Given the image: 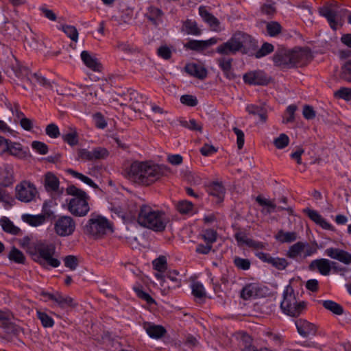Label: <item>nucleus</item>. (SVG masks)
Masks as SVG:
<instances>
[{
	"label": "nucleus",
	"instance_id": "f257e3e1",
	"mask_svg": "<svg viewBox=\"0 0 351 351\" xmlns=\"http://www.w3.org/2000/svg\"><path fill=\"white\" fill-rule=\"evenodd\" d=\"M128 211L132 215L138 213V224L155 232L163 231L169 222L163 211L147 204H138L132 200L128 205Z\"/></svg>",
	"mask_w": 351,
	"mask_h": 351
},
{
	"label": "nucleus",
	"instance_id": "f03ea898",
	"mask_svg": "<svg viewBox=\"0 0 351 351\" xmlns=\"http://www.w3.org/2000/svg\"><path fill=\"white\" fill-rule=\"evenodd\" d=\"M168 169L149 162H134L127 170L128 178L139 184L150 185L166 175Z\"/></svg>",
	"mask_w": 351,
	"mask_h": 351
},
{
	"label": "nucleus",
	"instance_id": "7ed1b4c3",
	"mask_svg": "<svg viewBox=\"0 0 351 351\" xmlns=\"http://www.w3.org/2000/svg\"><path fill=\"white\" fill-rule=\"evenodd\" d=\"M257 47V42L250 35L237 31L227 42L219 45L216 48V51L226 56L235 54L238 51L252 55Z\"/></svg>",
	"mask_w": 351,
	"mask_h": 351
},
{
	"label": "nucleus",
	"instance_id": "20e7f679",
	"mask_svg": "<svg viewBox=\"0 0 351 351\" xmlns=\"http://www.w3.org/2000/svg\"><path fill=\"white\" fill-rule=\"evenodd\" d=\"M55 253V245L46 241H37L28 246V254L32 258L43 267L60 266V261L54 256Z\"/></svg>",
	"mask_w": 351,
	"mask_h": 351
},
{
	"label": "nucleus",
	"instance_id": "39448f33",
	"mask_svg": "<svg viewBox=\"0 0 351 351\" xmlns=\"http://www.w3.org/2000/svg\"><path fill=\"white\" fill-rule=\"evenodd\" d=\"M298 295L299 293H295L290 285L285 287L280 303V308L285 314L296 317L306 310V303L301 300Z\"/></svg>",
	"mask_w": 351,
	"mask_h": 351
},
{
	"label": "nucleus",
	"instance_id": "423d86ee",
	"mask_svg": "<svg viewBox=\"0 0 351 351\" xmlns=\"http://www.w3.org/2000/svg\"><path fill=\"white\" fill-rule=\"evenodd\" d=\"M66 193L72 195L68 204V210L69 212L77 217H84L87 215L90 210L88 203L89 197L82 190L72 185L66 189Z\"/></svg>",
	"mask_w": 351,
	"mask_h": 351
},
{
	"label": "nucleus",
	"instance_id": "0eeeda50",
	"mask_svg": "<svg viewBox=\"0 0 351 351\" xmlns=\"http://www.w3.org/2000/svg\"><path fill=\"white\" fill-rule=\"evenodd\" d=\"M84 231L86 234L100 237L112 232V228L110 222L106 218L99 215L91 214L84 227Z\"/></svg>",
	"mask_w": 351,
	"mask_h": 351
},
{
	"label": "nucleus",
	"instance_id": "6e6552de",
	"mask_svg": "<svg viewBox=\"0 0 351 351\" xmlns=\"http://www.w3.org/2000/svg\"><path fill=\"white\" fill-rule=\"evenodd\" d=\"M321 16L325 17L330 27L336 30L337 25L341 24L345 14V10L336 2L326 3L319 9Z\"/></svg>",
	"mask_w": 351,
	"mask_h": 351
},
{
	"label": "nucleus",
	"instance_id": "1a4fd4ad",
	"mask_svg": "<svg viewBox=\"0 0 351 351\" xmlns=\"http://www.w3.org/2000/svg\"><path fill=\"white\" fill-rule=\"evenodd\" d=\"M35 186L29 182L24 181L16 186V197L23 202L33 201L37 194Z\"/></svg>",
	"mask_w": 351,
	"mask_h": 351
},
{
	"label": "nucleus",
	"instance_id": "9d476101",
	"mask_svg": "<svg viewBox=\"0 0 351 351\" xmlns=\"http://www.w3.org/2000/svg\"><path fill=\"white\" fill-rule=\"evenodd\" d=\"M75 229V222L69 216L59 217L55 224L54 230L56 234L60 237H66L72 234Z\"/></svg>",
	"mask_w": 351,
	"mask_h": 351
},
{
	"label": "nucleus",
	"instance_id": "9b49d317",
	"mask_svg": "<svg viewBox=\"0 0 351 351\" xmlns=\"http://www.w3.org/2000/svg\"><path fill=\"white\" fill-rule=\"evenodd\" d=\"M45 295L47 296L49 300L54 301L62 308H73L77 306V303L73 298L59 292L54 293H45Z\"/></svg>",
	"mask_w": 351,
	"mask_h": 351
},
{
	"label": "nucleus",
	"instance_id": "f8f14e48",
	"mask_svg": "<svg viewBox=\"0 0 351 351\" xmlns=\"http://www.w3.org/2000/svg\"><path fill=\"white\" fill-rule=\"evenodd\" d=\"M327 256L337 260L345 265H351V254L336 247H328L324 252Z\"/></svg>",
	"mask_w": 351,
	"mask_h": 351
},
{
	"label": "nucleus",
	"instance_id": "ddd939ff",
	"mask_svg": "<svg viewBox=\"0 0 351 351\" xmlns=\"http://www.w3.org/2000/svg\"><path fill=\"white\" fill-rule=\"evenodd\" d=\"M336 265L335 262L330 261L326 258H319L313 261L309 265L311 270L317 269L323 276H328L331 270V267Z\"/></svg>",
	"mask_w": 351,
	"mask_h": 351
},
{
	"label": "nucleus",
	"instance_id": "4468645a",
	"mask_svg": "<svg viewBox=\"0 0 351 351\" xmlns=\"http://www.w3.org/2000/svg\"><path fill=\"white\" fill-rule=\"evenodd\" d=\"M298 332L303 337L315 335L317 332V326L306 319H299L295 321Z\"/></svg>",
	"mask_w": 351,
	"mask_h": 351
},
{
	"label": "nucleus",
	"instance_id": "2eb2a0df",
	"mask_svg": "<svg viewBox=\"0 0 351 351\" xmlns=\"http://www.w3.org/2000/svg\"><path fill=\"white\" fill-rule=\"evenodd\" d=\"M199 14L203 21L209 25L213 31L219 32L221 30L219 21L210 13L204 6H200L199 8Z\"/></svg>",
	"mask_w": 351,
	"mask_h": 351
},
{
	"label": "nucleus",
	"instance_id": "dca6fc26",
	"mask_svg": "<svg viewBox=\"0 0 351 351\" xmlns=\"http://www.w3.org/2000/svg\"><path fill=\"white\" fill-rule=\"evenodd\" d=\"M83 63L86 67L95 72L101 70V64L98 59L88 51H82L80 55Z\"/></svg>",
	"mask_w": 351,
	"mask_h": 351
},
{
	"label": "nucleus",
	"instance_id": "f3484780",
	"mask_svg": "<svg viewBox=\"0 0 351 351\" xmlns=\"http://www.w3.org/2000/svg\"><path fill=\"white\" fill-rule=\"evenodd\" d=\"M292 66L295 65H304L311 59L308 51L302 49L290 51Z\"/></svg>",
	"mask_w": 351,
	"mask_h": 351
},
{
	"label": "nucleus",
	"instance_id": "a211bd4d",
	"mask_svg": "<svg viewBox=\"0 0 351 351\" xmlns=\"http://www.w3.org/2000/svg\"><path fill=\"white\" fill-rule=\"evenodd\" d=\"M273 60L276 66L282 68L292 66L290 51L281 50L276 52L273 57Z\"/></svg>",
	"mask_w": 351,
	"mask_h": 351
},
{
	"label": "nucleus",
	"instance_id": "6ab92c4d",
	"mask_svg": "<svg viewBox=\"0 0 351 351\" xmlns=\"http://www.w3.org/2000/svg\"><path fill=\"white\" fill-rule=\"evenodd\" d=\"M304 212L313 221L321 226L323 229L328 230H332V226L319 215L317 211L307 208L304 210Z\"/></svg>",
	"mask_w": 351,
	"mask_h": 351
},
{
	"label": "nucleus",
	"instance_id": "aec40b11",
	"mask_svg": "<svg viewBox=\"0 0 351 351\" xmlns=\"http://www.w3.org/2000/svg\"><path fill=\"white\" fill-rule=\"evenodd\" d=\"M243 80L248 84L262 85L265 84L264 73L261 71H251L243 75Z\"/></svg>",
	"mask_w": 351,
	"mask_h": 351
},
{
	"label": "nucleus",
	"instance_id": "412c9836",
	"mask_svg": "<svg viewBox=\"0 0 351 351\" xmlns=\"http://www.w3.org/2000/svg\"><path fill=\"white\" fill-rule=\"evenodd\" d=\"M22 219L24 222L27 223L31 226L38 227L43 225L47 221V217L45 215H30L24 214L22 215Z\"/></svg>",
	"mask_w": 351,
	"mask_h": 351
},
{
	"label": "nucleus",
	"instance_id": "4be33fe9",
	"mask_svg": "<svg viewBox=\"0 0 351 351\" xmlns=\"http://www.w3.org/2000/svg\"><path fill=\"white\" fill-rule=\"evenodd\" d=\"M10 315L8 311H0L1 327L5 329L9 334H16L17 329L15 326L10 322Z\"/></svg>",
	"mask_w": 351,
	"mask_h": 351
},
{
	"label": "nucleus",
	"instance_id": "5701e85b",
	"mask_svg": "<svg viewBox=\"0 0 351 351\" xmlns=\"http://www.w3.org/2000/svg\"><path fill=\"white\" fill-rule=\"evenodd\" d=\"M217 64L220 69L223 71L224 75L230 80L234 79L235 75L232 70V58H218Z\"/></svg>",
	"mask_w": 351,
	"mask_h": 351
},
{
	"label": "nucleus",
	"instance_id": "b1692460",
	"mask_svg": "<svg viewBox=\"0 0 351 351\" xmlns=\"http://www.w3.org/2000/svg\"><path fill=\"white\" fill-rule=\"evenodd\" d=\"M161 285L164 288V291L165 290L166 287L171 289L180 287L181 285V282L178 278V273L176 271L169 272L164 279Z\"/></svg>",
	"mask_w": 351,
	"mask_h": 351
},
{
	"label": "nucleus",
	"instance_id": "393cba45",
	"mask_svg": "<svg viewBox=\"0 0 351 351\" xmlns=\"http://www.w3.org/2000/svg\"><path fill=\"white\" fill-rule=\"evenodd\" d=\"M58 178L51 172H48L45 176V187L48 192H57L59 189Z\"/></svg>",
	"mask_w": 351,
	"mask_h": 351
},
{
	"label": "nucleus",
	"instance_id": "a878e982",
	"mask_svg": "<svg viewBox=\"0 0 351 351\" xmlns=\"http://www.w3.org/2000/svg\"><path fill=\"white\" fill-rule=\"evenodd\" d=\"M259 295L258 285L251 283L245 285L241 290V297L244 300L255 298Z\"/></svg>",
	"mask_w": 351,
	"mask_h": 351
},
{
	"label": "nucleus",
	"instance_id": "bb28decb",
	"mask_svg": "<svg viewBox=\"0 0 351 351\" xmlns=\"http://www.w3.org/2000/svg\"><path fill=\"white\" fill-rule=\"evenodd\" d=\"M186 71L191 75L199 79H204L207 75L205 68L196 64H189L185 66Z\"/></svg>",
	"mask_w": 351,
	"mask_h": 351
},
{
	"label": "nucleus",
	"instance_id": "cd10ccee",
	"mask_svg": "<svg viewBox=\"0 0 351 351\" xmlns=\"http://www.w3.org/2000/svg\"><path fill=\"white\" fill-rule=\"evenodd\" d=\"M14 180L13 171L12 168L5 166L0 168V185L8 186L12 184Z\"/></svg>",
	"mask_w": 351,
	"mask_h": 351
},
{
	"label": "nucleus",
	"instance_id": "c85d7f7f",
	"mask_svg": "<svg viewBox=\"0 0 351 351\" xmlns=\"http://www.w3.org/2000/svg\"><path fill=\"white\" fill-rule=\"evenodd\" d=\"M162 11L154 6L149 7L146 13V17L155 25H158L162 22Z\"/></svg>",
	"mask_w": 351,
	"mask_h": 351
},
{
	"label": "nucleus",
	"instance_id": "c756f323",
	"mask_svg": "<svg viewBox=\"0 0 351 351\" xmlns=\"http://www.w3.org/2000/svg\"><path fill=\"white\" fill-rule=\"evenodd\" d=\"M208 193L214 197L218 198L219 201H221L225 194V189L221 183L218 182H213L207 186Z\"/></svg>",
	"mask_w": 351,
	"mask_h": 351
},
{
	"label": "nucleus",
	"instance_id": "7c9ffc66",
	"mask_svg": "<svg viewBox=\"0 0 351 351\" xmlns=\"http://www.w3.org/2000/svg\"><path fill=\"white\" fill-rule=\"evenodd\" d=\"M145 329L147 335L154 339H159L166 333L165 328L160 325L147 324L145 326Z\"/></svg>",
	"mask_w": 351,
	"mask_h": 351
},
{
	"label": "nucleus",
	"instance_id": "2f4dec72",
	"mask_svg": "<svg viewBox=\"0 0 351 351\" xmlns=\"http://www.w3.org/2000/svg\"><path fill=\"white\" fill-rule=\"evenodd\" d=\"M10 68L16 77L21 79H25L26 80H31L29 76V70L27 68L23 66L17 60H15L14 62L12 63Z\"/></svg>",
	"mask_w": 351,
	"mask_h": 351
},
{
	"label": "nucleus",
	"instance_id": "473e14b6",
	"mask_svg": "<svg viewBox=\"0 0 351 351\" xmlns=\"http://www.w3.org/2000/svg\"><path fill=\"white\" fill-rule=\"evenodd\" d=\"M236 338L242 342L243 348L241 351H258L254 346L250 345L252 342L251 337L245 332H239L236 334Z\"/></svg>",
	"mask_w": 351,
	"mask_h": 351
},
{
	"label": "nucleus",
	"instance_id": "72a5a7b5",
	"mask_svg": "<svg viewBox=\"0 0 351 351\" xmlns=\"http://www.w3.org/2000/svg\"><path fill=\"white\" fill-rule=\"evenodd\" d=\"M245 110L250 114L258 116L263 122L267 120V110L263 106L250 104L246 106Z\"/></svg>",
	"mask_w": 351,
	"mask_h": 351
},
{
	"label": "nucleus",
	"instance_id": "f704fd0d",
	"mask_svg": "<svg viewBox=\"0 0 351 351\" xmlns=\"http://www.w3.org/2000/svg\"><path fill=\"white\" fill-rule=\"evenodd\" d=\"M0 225L5 232L11 234L19 235L21 232L20 228L14 226L12 221L6 217H3L0 219Z\"/></svg>",
	"mask_w": 351,
	"mask_h": 351
},
{
	"label": "nucleus",
	"instance_id": "c9c22d12",
	"mask_svg": "<svg viewBox=\"0 0 351 351\" xmlns=\"http://www.w3.org/2000/svg\"><path fill=\"white\" fill-rule=\"evenodd\" d=\"M304 248V243L299 241L291 245L286 254L290 258L297 259L298 256L302 255Z\"/></svg>",
	"mask_w": 351,
	"mask_h": 351
},
{
	"label": "nucleus",
	"instance_id": "e433bc0d",
	"mask_svg": "<svg viewBox=\"0 0 351 351\" xmlns=\"http://www.w3.org/2000/svg\"><path fill=\"white\" fill-rule=\"evenodd\" d=\"M182 30L186 34H191L193 36H199L202 34V30L198 27L196 21L187 19L184 22Z\"/></svg>",
	"mask_w": 351,
	"mask_h": 351
},
{
	"label": "nucleus",
	"instance_id": "4c0bfd02",
	"mask_svg": "<svg viewBox=\"0 0 351 351\" xmlns=\"http://www.w3.org/2000/svg\"><path fill=\"white\" fill-rule=\"evenodd\" d=\"M275 239L280 243H291L297 240L298 234L295 232L280 230L275 235Z\"/></svg>",
	"mask_w": 351,
	"mask_h": 351
},
{
	"label": "nucleus",
	"instance_id": "58836bf2",
	"mask_svg": "<svg viewBox=\"0 0 351 351\" xmlns=\"http://www.w3.org/2000/svg\"><path fill=\"white\" fill-rule=\"evenodd\" d=\"M58 29H61L62 32H64V34L73 41H77L78 32L75 26L69 25H61L59 27H58Z\"/></svg>",
	"mask_w": 351,
	"mask_h": 351
},
{
	"label": "nucleus",
	"instance_id": "ea45409f",
	"mask_svg": "<svg viewBox=\"0 0 351 351\" xmlns=\"http://www.w3.org/2000/svg\"><path fill=\"white\" fill-rule=\"evenodd\" d=\"M193 295L199 300H202L206 298V290L203 285L199 282H195L191 285Z\"/></svg>",
	"mask_w": 351,
	"mask_h": 351
},
{
	"label": "nucleus",
	"instance_id": "a19ab883",
	"mask_svg": "<svg viewBox=\"0 0 351 351\" xmlns=\"http://www.w3.org/2000/svg\"><path fill=\"white\" fill-rule=\"evenodd\" d=\"M130 100L132 101V104L134 106V108H139L141 105L148 100V97L137 92H133L130 94Z\"/></svg>",
	"mask_w": 351,
	"mask_h": 351
},
{
	"label": "nucleus",
	"instance_id": "79ce46f5",
	"mask_svg": "<svg viewBox=\"0 0 351 351\" xmlns=\"http://www.w3.org/2000/svg\"><path fill=\"white\" fill-rule=\"evenodd\" d=\"M66 172L73 176L74 178H76L86 184L89 185L90 186L93 188L97 187V184L90 178L83 175L82 173H78L72 169H67Z\"/></svg>",
	"mask_w": 351,
	"mask_h": 351
},
{
	"label": "nucleus",
	"instance_id": "37998d69",
	"mask_svg": "<svg viewBox=\"0 0 351 351\" xmlns=\"http://www.w3.org/2000/svg\"><path fill=\"white\" fill-rule=\"evenodd\" d=\"M323 306L336 315H341L343 312L342 306L332 300L323 301Z\"/></svg>",
	"mask_w": 351,
	"mask_h": 351
},
{
	"label": "nucleus",
	"instance_id": "c03bdc74",
	"mask_svg": "<svg viewBox=\"0 0 351 351\" xmlns=\"http://www.w3.org/2000/svg\"><path fill=\"white\" fill-rule=\"evenodd\" d=\"M37 317L45 328H51L54 325V321L52 317L45 312L37 311Z\"/></svg>",
	"mask_w": 351,
	"mask_h": 351
},
{
	"label": "nucleus",
	"instance_id": "a18cd8bd",
	"mask_svg": "<svg viewBox=\"0 0 351 351\" xmlns=\"http://www.w3.org/2000/svg\"><path fill=\"white\" fill-rule=\"evenodd\" d=\"M21 145L18 143H12L10 141H7L5 147L3 149V152H8L12 155L17 156L21 152Z\"/></svg>",
	"mask_w": 351,
	"mask_h": 351
},
{
	"label": "nucleus",
	"instance_id": "49530a36",
	"mask_svg": "<svg viewBox=\"0 0 351 351\" xmlns=\"http://www.w3.org/2000/svg\"><path fill=\"white\" fill-rule=\"evenodd\" d=\"M184 47L196 51H202L206 49L204 40H190L184 45Z\"/></svg>",
	"mask_w": 351,
	"mask_h": 351
},
{
	"label": "nucleus",
	"instance_id": "de8ad7c7",
	"mask_svg": "<svg viewBox=\"0 0 351 351\" xmlns=\"http://www.w3.org/2000/svg\"><path fill=\"white\" fill-rule=\"evenodd\" d=\"M217 232L213 229H206L202 231L201 234L202 238L206 243L213 245L217 240Z\"/></svg>",
	"mask_w": 351,
	"mask_h": 351
},
{
	"label": "nucleus",
	"instance_id": "09e8293b",
	"mask_svg": "<svg viewBox=\"0 0 351 351\" xmlns=\"http://www.w3.org/2000/svg\"><path fill=\"white\" fill-rule=\"evenodd\" d=\"M266 29L270 36H276L281 32L282 26L278 22L271 21L267 23Z\"/></svg>",
	"mask_w": 351,
	"mask_h": 351
},
{
	"label": "nucleus",
	"instance_id": "8fccbe9b",
	"mask_svg": "<svg viewBox=\"0 0 351 351\" xmlns=\"http://www.w3.org/2000/svg\"><path fill=\"white\" fill-rule=\"evenodd\" d=\"M193 204L188 200H182L176 204L178 211L182 214H188L192 211Z\"/></svg>",
	"mask_w": 351,
	"mask_h": 351
},
{
	"label": "nucleus",
	"instance_id": "3c124183",
	"mask_svg": "<svg viewBox=\"0 0 351 351\" xmlns=\"http://www.w3.org/2000/svg\"><path fill=\"white\" fill-rule=\"evenodd\" d=\"M10 260L14 261L16 263H23L25 258L22 252L16 247H13L10 251L9 256Z\"/></svg>",
	"mask_w": 351,
	"mask_h": 351
},
{
	"label": "nucleus",
	"instance_id": "603ef678",
	"mask_svg": "<svg viewBox=\"0 0 351 351\" xmlns=\"http://www.w3.org/2000/svg\"><path fill=\"white\" fill-rule=\"evenodd\" d=\"M233 263L238 269L242 270L249 269L251 265V263L249 259L243 258L239 256H235L234 258Z\"/></svg>",
	"mask_w": 351,
	"mask_h": 351
},
{
	"label": "nucleus",
	"instance_id": "864d4df0",
	"mask_svg": "<svg viewBox=\"0 0 351 351\" xmlns=\"http://www.w3.org/2000/svg\"><path fill=\"white\" fill-rule=\"evenodd\" d=\"M269 264L279 270L285 269L289 265L285 258L280 257H271Z\"/></svg>",
	"mask_w": 351,
	"mask_h": 351
},
{
	"label": "nucleus",
	"instance_id": "5fc2aeb1",
	"mask_svg": "<svg viewBox=\"0 0 351 351\" xmlns=\"http://www.w3.org/2000/svg\"><path fill=\"white\" fill-rule=\"evenodd\" d=\"M274 51V46L268 43H264L261 48L255 53V57L260 58L267 54L271 53Z\"/></svg>",
	"mask_w": 351,
	"mask_h": 351
},
{
	"label": "nucleus",
	"instance_id": "6e6d98bb",
	"mask_svg": "<svg viewBox=\"0 0 351 351\" xmlns=\"http://www.w3.org/2000/svg\"><path fill=\"white\" fill-rule=\"evenodd\" d=\"M180 123H181L182 126L186 128L191 130H196V131H199V132H202V125L193 119H191L189 121H187V120L182 121L180 122Z\"/></svg>",
	"mask_w": 351,
	"mask_h": 351
},
{
	"label": "nucleus",
	"instance_id": "4d7b16f0",
	"mask_svg": "<svg viewBox=\"0 0 351 351\" xmlns=\"http://www.w3.org/2000/svg\"><path fill=\"white\" fill-rule=\"evenodd\" d=\"M152 264L156 270L162 272L167 268V258L163 256H159L153 261Z\"/></svg>",
	"mask_w": 351,
	"mask_h": 351
},
{
	"label": "nucleus",
	"instance_id": "13d9d810",
	"mask_svg": "<svg viewBox=\"0 0 351 351\" xmlns=\"http://www.w3.org/2000/svg\"><path fill=\"white\" fill-rule=\"evenodd\" d=\"M62 138L70 145H75L78 143L77 134L75 130L71 129L69 132L63 134Z\"/></svg>",
	"mask_w": 351,
	"mask_h": 351
},
{
	"label": "nucleus",
	"instance_id": "bf43d9fd",
	"mask_svg": "<svg viewBox=\"0 0 351 351\" xmlns=\"http://www.w3.org/2000/svg\"><path fill=\"white\" fill-rule=\"evenodd\" d=\"M180 102L182 104L190 107H194L198 104L197 97L191 95H184L181 96Z\"/></svg>",
	"mask_w": 351,
	"mask_h": 351
},
{
	"label": "nucleus",
	"instance_id": "052dcab7",
	"mask_svg": "<svg viewBox=\"0 0 351 351\" xmlns=\"http://www.w3.org/2000/svg\"><path fill=\"white\" fill-rule=\"evenodd\" d=\"M66 267L69 268L71 270H75L78 265L77 258L73 255H69L63 259Z\"/></svg>",
	"mask_w": 351,
	"mask_h": 351
},
{
	"label": "nucleus",
	"instance_id": "680f3d73",
	"mask_svg": "<svg viewBox=\"0 0 351 351\" xmlns=\"http://www.w3.org/2000/svg\"><path fill=\"white\" fill-rule=\"evenodd\" d=\"M93 150L92 154L93 155V158L95 160H100V159H104L108 157L109 155L108 151L104 148L98 147L96 148H94Z\"/></svg>",
	"mask_w": 351,
	"mask_h": 351
},
{
	"label": "nucleus",
	"instance_id": "e2e57ef3",
	"mask_svg": "<svg viewBox=\"0 0 351 351\" xmlns=\"http://www.w3.org/2000/svg\"><path fill=\"white\" fill-rule=\"evenodd\" d=\"M289 143V138L285 134H281L276 138L274 143L278 149H283L288 145Z\"/></svg>",
	"mask_w": 351,
	"mask_h": 351
},
{
	"label": "nucleus",
	"instance_id": "0e129e2a",
	"mask_svg": "<svg viewBox=\"0 0 351 351\" xmlns=\"http://www.w3.org/2000/svg\"><path fill=\"white\" fill-rule=\"evenodd\" d=\"M45 132L47 136L52 138H56L60 135V130L57 125L55 123H50L47 125Z\"/></svg>",
	"mask_w": 351,
	"mask_h": 351
},
{
	"label": "nucleus",
	"instance_id": "69168bd1",
	"mask_svg": "<svg viewBox=\"0 0 351 351\" xmlns=\"http://www.w3.org/2000/svg\"><path fill=\"white\" fill-rule=\"evenodd\" d=\"M32 147L34 149L37 153L45 155L48 152V147L47 145L40 141H33L32 143Z\"/></svg>",
	"mask_w": 351,
	"mask_h": 351
},
{
	"label": "nucleus",
	"instance_id": "338daca9",
	"mask_svg": "<svg viewBox=\"0 0 351 351\" xmlns=\"http://www.w3.org/2000/svg\"><path fill=\"white\" fill-rule=\"evenodd\" d=\"M341 77L344 80L351 82V59L342 67Z\"/></svg>",
	"mask_w": 351,
	"mask_h": 351
},
{
	"label": "nucleus",
	"instance_id": "774afa93",
	"mask_svg": "<svg viewBox=\"0 0 351 351\" xmlns=\"http://www.w3.org/2000/svg\"><path fill=\"white\" fill-rule=\"evenodd\" d=\"M336 97L343 99L347 101L351 99V88H341L335 93Z\"/></svg>",
	"mask_w": 351,
	"mask_h": 351
}]
</instances>
